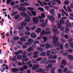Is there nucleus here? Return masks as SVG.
Segmentation results:
<instances>
[{
	"label": "nucleus",
	"mask_w": 73,
	"mask_h": 73,
	"mask_svg": "<svg viewBox=\"0 0 73 73\" xmlns=\"http://www.w3.org/2000/svg\"><path fill=\"white\" fill-rule=\"evenodd\" d=\"M52 39L53 43H54V46H58L59 45L60 42H58L56 43L58 40V39L57 37L55 36H53Z\"/></svg>",
	"instance_id": "1"
},
{
	"label": "nucleus",
	"mask_w": 73,
	"mask_h": 73,
	"mask_svg": "<svg viewBox=\"0 0 73 73\" xmlns=\"http://www.w3.org/2000/svg\"><path fill=\"white\" fill-rule=\"evenodd\" d=\"M27 9L30 11V12L33 15L35 16L36 15V12L35 11H33V8H32V7H27Z\"/></svg>",
	"instance_id": "2"
},
{
	"label": "nucleus",
	"mask_w": 73,
	"mask_h": 73,
	"mask_svg": "<svg viewBox=\"0 0 73 73\" xmlns=\"http://www.w3.org/2000/svg\"><path fill=\"white\" fill-rule=\"evenodd\" d=\"M51 33L50 31L48 32H46L44 30H42L40 33V35L41 36H43L45 35L50 34Z\"/></svg>",
	"instance_id": "3"
},
{
	"label": "nucleus",
	"mask_w": 73,
	"mask_h": 73,
	"mask_svg": "<svg viewBox=\"0 0 73 73\" xmlns=\"http://www.w3.org/2000/svg\"><path fill=\"white\" fill-rule=\"evenodd\" d=\"M14 58H12L11 59V60L12 61H16V60L17 59V58H18V60H21L22 59V57L21 55H19L17 56V57L16 56H14V57H13Z\"/></svg>",
	"instance_id": "4"
},
{
	"label": "nucleus",
	"mask_w": 73,
	"mask_h": 73,
	"mask_svg": "<svg viewBox=\"0 0 73 73\" xmlns=\"http://www.w3.org/2000/svg\"><path fill=\"white\" fill-rule=\"evenodd\" d=\"M28 43H25V45H30L33 42V40L31 38L27 40Z\"/></svg>",
	"instance_id": "5"
},
{
	"label": "nucleus",
	"mask_w": 73,
	"mask_h": 73,
	"mask_svg": "<svg viewBox=\"0 0 73 73\" xmlns=\"http://www.w3.org/2000/svg\"><path fill=\"white\" fill-rule=\"evenodd\" d=\"M47 17L51 21L52 23H54V18L53 17H52V16H51L50 15H48L47 16Z\"/></svg>",
	"instance_id": "6"
},
{
	"label": "nucleus",
	"mask_w": 73,
	"mask_h": 73,
	"mask_svg": "<svg viewBox=\"0 0 73 73\" xmlns=\"http://www.w3.org/2000/svg\"><path fill=\"white\" fill-rule=\"evenodd\" d=\"M39 67V66L38 64H35L33 66L32 68L33 70H35L37 69Z\"/></svg>",
	"instance_id": "7"
},
{
	"label": "nucleus",
	"mask_w": 73,
	"mask_h": 73,
	"mask_svg": "<svg viewBox=\"0 0 73 73\" xmlns=\"http://www.w3.org/2000/svg\"><path fill=\"white\" fill-rule=\"evenodd\" d=\"M18 9L19 10V11L22 12H25L26 11L25 8L24 7H19V8H18Z\"/></svg>",
	"instance_id": "8"
},
{
	"label": "nucleus",
	"mask_w": 73,
	"mask_h": 73,
	"mask_svg": "<svg viewBox=\"0 0 73 73\" xmlns=\"http://www.w3.org/2000/svg\"><path fill=\"white\" fill-rule=\"evenodd\" d=\"M57 58V56L56 55H54L53 56L52 55H50L48 57V58L49 59H55Z\"/></svg>",
	"instance_id": "9"
},
{
	"label": "nucleus",
	"mask_w": 73,
	"mask_h": 73,
	"mask_svg": "<svg viewBox=\"0 0 73 73\" xmlns=\"http://www.w3.org/2000/svg\"><path fill=\"white\" fill-rule=\"evenodd\" d=\"M20 15H21V16L25 17H26L28 15L26 13H25V12H21L20 13Z\"/></svg>",
	"instance_id": "10"
},
{
	"label": "nucleus",
	"mask_w": 73,
	"mask_h": 73,
	"mask_svg": "<svg viewBox=\"0 0 73 73\" xmlns=\"http://www.w3.org/2000/svg\"><path fill=\"white\" fill-rule=\"evenodd\" d=\"M33 20L34 23H37L38 22V19L36 17L33 18Z\"/></svg>",
	"instance_id": "11"
},
{
	"label": "nucleus",
	"mask_w": 73,
	"mask_h": 73,
	"mask_svg": "<svg viewBox=\"0 0 73 73\" xmlns=\"http://www.w3.org/2000/svg\"><path fill=\"white\" fill-rule=\"evenodd\" d=\"M30 36L33 38H35L36 37V34L33 33H32L31 35Z\"/></svg>",
	"instance_id": "12"
},
{
	"label": "nucleus",
	"mask_w": 73,
	"mask_h": 73,
	"mask_svg": "<svg viewBox=\"0 0 73 73\" xmlns=\"http://www.w3.org/2000/svg\"><path fill=\"white\" fill-rule=\"evenodd\" d=\"M45 17L44 14V13H42L41 14V16L38 17V18L39 19H41L42 18H44Z\"/></svg>",
	"instance_id": "13"
},
{
	"label": "nucleus",
	"mask_w": 73,
	"mask_h": 73,
	"mask_svg": "<svg viewBox=\"0 0 73 73\" xmlns=\"http://www.w3.org/2000/svg\"><path fill=\"white\" fill-rule=\"evenodd\" d=\"M19 69L17 68H13L11 69V71L13 72H16L19 71Z\"/></svg>",
	"instance_id": "14"
},
{
	"label": "nucleus",
	"mask_w": 73,
	"mask_h": 73,
	"mask_svg": "<svg viewBox=\"0 0 73 73\" xmlns=\"http://www.w3.org/2000/svg\"><path fill=\"white\" fill-rule=\"evenodd\" d=\"M43 61H41L40 62L41 64H43L47 60V58H43Z\"/></svg>",
	"instance_id": "15"
},
{
	"label": "nucleus",
	"mask_w": 73,
	"mask_h": 73,
	"mask_svg": "<svg viewBox=\"0 0 73 73\" xmlns=\"http://www.w3.org/2000/svg\"><path fill=\"white\" fill-rule=\"evenodd\" d=\"M52 31L54 33H56L57 34H58L59 33L58 31L56 30V29H52Z\"/></svg>",
	"instance_id": "16"
},
{
	"label": "nucleus",
	"mask_w": 73,
	"mask_h": 73,
	"mask_svg": "<svg viewBox=\"0 0 73 73\" xmlns=\"http://www.w3.org/2000/svg\"><path fill=\"white\" fill-rule=\"evenodd\" d=\"M61 64H62L65 66L66 65L67 63L66 62V60H63L62 61Z\"/></svg>",
	"instance_id": "17"
},
{
	"label": "nucleus",
	"mask_w": 73,
	"mask_h": 73,
	"mask_svg": "<svg viewBox=\"0 0 73 73\" xmlns=\"http://www.w3.org/2000/svg\"><path fill=\"white\" fill-rule=\"evenodd\" d=\"M49 7L51 8L53 7V9H56L57 10L58 9V7H56V6H54L53 5H50L49 6Z\"/></svg>",
	"instance_id": "18"
},
{
	"label": "nucleus",
	"mask_w": 73,
	"mask_h": 73,
	"mask_svg": "<svg viewBox=\"0 0 73 73\" xmlns=\"http://www.w3.org/2000/svg\"><path fill=\"white\" fill-rule=\"evenodd\" d=\"M20 40H21V42H25L26 41V40L24 38H23V37H22L20 38Z\"/></svg>",
	"instance_id": "19"
},
{
	"label": "nucleus",
	"mask_w": 73,
	"mask_h": 73,
	"mask_svg": "<svg viewBox=\"0 0 73 73\" xmlns=\"http://www.w3.org/2000/svg\"><path fill=\"white\" fill-rule=\"evenodd\" d=\"M27 52H30L32 51H33V48L32 47H31L29 48V49H27Z\"/></svg>",
	"instance_id": "20"
},
{
	"label": "nucleus",
	"mask_w": 73,
	"mask_h": 73,
	"mask_svg": "<svg viewBox=\"0 0 73 73\" xmlns=\"http://www.w3.org/2000/svg\"><path fill=\"white\" fill-rule=\"evenodd\" d=\"M27 25V23L24 22H22L21 23V25L23 27H25Z\"/></svg>",
	"instance_id": "21"
},
{
	"label": "nucleus",
	"mask_w": 73,
	"mask_h": 73,
	"mask_svg": "<svg viewBox=\"0 0 73 73\" xmlns=\"http://www.w3.org/2000/svg\"><path fill=\"white\" fill-rule=\"evenodd\" d=\"M22 60H23V61L27 62L29 60V59L28 58H24L22 59Z\"/></svg>",
	"instance_id": "22"
},
{
	"label": "nucleus",
	"mask_w": 73,
	"mask_h": 73,
	"mask_svg": "<svg viewBox=\"0 0 73 73\" xmlns=\"http://www.w3.org/2000/svg\"><path fill=\"white\" fill-rule=\"evenodd\" d=\"M31 21V19L29 18H27L25 20V22H29Z\"/></svg>",
	"instance_id": "23"
},
{
	"label": "nucleus",
	"mask_w": 73,
	"mask_h": 73,
	"mask_svg": "<svg viewBox=\"0 0 73 73\" xmlns=\"http://www.w3.org/2000/svg\"><path fill=\"white\" fill-rule=\"evenodd\" d=\"M66 26L67 27H69V28H70L71 27V25L70 23H66L65 24Z\"/></svg>",
	"instance_id": "24"
},
{
	"label": "nucleus",
	"mask_w": 73,
	"mask_h": 73,
	"mask_svg": "<svg viewBox=\"0 0 73 73\" xmlns=\"http://www.w3.org/2000/svg\"><path fill=\"white\" fill-rule=\"evenodd\" d=\"M18 13V11H14V12H13V13H11V16H13L15 15L16 14H17Z\"/></svg>",
	"instance_id": "25"
},
{
	"label": "nucleus",
	"mask_w": 73,
	"mask_h": 73,
	"mask_svg": "<svg viewBox=\"0 0 73 73\" xmlns=\"http://www.w3.org/2000/svg\"><path fill=\"white\" fill-rule=\"evenodd\" d=\"M51 50L52 51H51V53L52 54H54L56 53V50Z\"/></svg>",
	"instance_id": "26"
},
{
	"label": "nucleus",
	"mask_w": 73,
	"mask_h": 73,
	"mask_svg": "<svg viewBox=\"0 0 73 73\" xmlns=\"http://www.w3.org/2000/svg\"><path fill=\"white\" fill-rule=\"evenodd\" d=\"M55 69V68H51L50 70L51 73H55V72H54Z\"/></svg>",
	"instance_id": "27"
},
{
	"label": "nucleus",
	"mask_w": 73,
	"mask_h": 73,
	"mask_svg": "<svg viewBox=\"0 0 73 73\" xmlns=\"http://www.w3.org/2000/svg\"><path fill=\"white\" fill-rule=\"evenodd\" d=\"M64 47L66 49H68L69 48V46L68 44L67 43H66L64 46Z\"/></svg>",
	"instance_id": "28"
},
{
	"label": "nucleus",
	"mask_w": 73,
	"mask_h": 73,
	"mask_svg": "<svg viewBox=\"0 0 73 73\" xmlns=\"http://www.w3.org/2000/svg\"><path fill=\"white\" fill-rule=\"evenodd\" d=\"M37 10H40V11L42 12L44 11V9H43L42 7H38L37 9Z\"/></svg>",
	"instance_id": "29"
},
{
	"label": "nucleus",
	"mask_w": 73,
	"mask_h": 73,
	"mask_svg": "<svg viewBox=\"0 0 73 73\" xmlns=\"http://www.w3.org/2000/svg\"><path fill=\"white\" fill-rule=\"evenodd\" d=\"M57 26L59 29H60L62 27V25L61 23H58L57 24Z\"/></svg>",
	"instance_id": "30"
},
{
	"label": "nucleus",
	"mask_w": 73,
	"mask_h": 73,
	"mask_svg": "<svg viewBox=\"0 0 73 73\" xmlns=\"http://www.w3.org/2000/svg\"><path fill=\"white\" fill-rule=\"evenodd\" d=\"M50 45L49 43H47L46 44V47L47 48H50Z\"/></svg>",
	"instance_id": "31"
},
{
	"label": "nucleus",
	"mask_w": 73,
	"mask_h": 73,
	"mask_svg": "<svg viewBox=\"0 0 73 73\" xmlns=\"http://www.w3.org/2000/svg\"><path fill=\"white\" fill-rule=\"evenodd\" d=\"M46 53L45 52H42L40 54V55L42 56H45L46 55Z\"/></svg>",
	"instance_id": "32"
},
{
	"label": "nucleus",
	"mask_w": 73,
	"mask_h": 73,
	"mask_svg": "<svg viewBox=\"0 0 73 73\" xmlns=\"http://www.w3.org/2000/svg\"><path fill=\"white\" fill-rule=\"evenodd\" d=\"M41 31V29L40 28H38L36 30V32L37 33H40Z\"/></svg>",
	"instance_id": "33"
},
{
	"label": "nucleus",
	"mask_w": 73,
	"mask_h": 73,
	"mask_svg": "<svg viewBox=\"0 0 73 73\" xmlns=\"http://www.w3.org/2000/svg\"><path fill=\"white\" fill-rule=\"evenodd\" d=\"M59 48L60 50H62L63 48V44H60L59 45Z\"/></svg>",
	"instance_id": "34"
},
{
	"label": "nucleus",
	"mask_w": 73,
	"mask_h": 73,
	"mask_svg": "<svg viewBox=\"0 0 73 73\" xmlns=\"http://www.w3.org/2000/svg\"><path fill=\"white\" fill-rule=\"evenodd\" d=\"M37 3H38L42 7H43L44 6V5L43 4V3H42V2H41V1H39V0H38V1Z\"/></svg>",
	"instance_id": "35"
},
{
	"label": "nucleus",
	"mask_w": 73,
	"mask_h": 73,
	"mask_svg": "<svg viewBox=\"0 0 73 73\" xmlns=\"http://www.w3.org/2000/svg\"><path fill=\"white\" fill-rule=\"evenodd\" d=\"M42 38L43 39V40H44V41H43L42 42H45L47 40V38L45 36H44L43 37H42Z\"/></svg>",
	"instance_id": "36"
},
{
	"label": "nucleus",
	"mask_w": 73,
	"mask_h": 73,
	"mask_svg": "<svg viewBox=\"0 0 73 73\" xmlns=\"http://www.w3.org/2000/svg\"><path fill=\"white\" fill-rule=\"evenodd\" d=\"M71 60H73V57L71 55H68L67 56Z\"/></svg>",
	"instance_id": "37"
},
{
	"label": "nucleus",
	"mask_w": 73,
	"mask_h": 73,
	"mask_svg": "<svg viewBox=\"0 0 73 73\" xmlns=\"http://www.w3.org/2000/svg\"><path fill=\"white\" fill-rule=\"evenodd\" d=\"M60 24H64V21L62 19H61L60 20Z\"/></svg>",
	"instance_id": "38"
},
{
	"label": "nucleus",
	"mask_w": 73,
	"mask_h": 73,
	"mask_svg": "<svg viewBox=\"0 0 73 73\" xmlns=\"http://www.w3.org/2000/svg\"><path fill=\"white\" fill-rule=\"evenodd\" d=\"M67 9H68V12H72V10H71V9L70 8V7L69 6L68 7Z\"/></svg>",
	"instance_id": "39"
},
{
	"label": "nucleus",
	"mask_w": 73,
	"mask_h": 73,
	"mask_svg": "<svg viewBox=\"0 0 73 73\" xmlns=\"http://www.w3.org/2000/svg\"><path fill=\"white\" fill-rule=\"evenodd\" d=\"M51 52L49 50H48L47 52V54H46V56H49Z\"/></svg>",
	"instance_id": "40"
},
{
	"label": "nucleus",
	"mask_w": 73,
	"mask_h": 73,
	"mask_svg": "<svg viewBox=\"0 0 73 73\" xmlns=\"http://www.w3.org/2000/svg\"><path fill=\"white\" fill-rule=\"evenodd\" d=\"M64 4L66 5H67L69 4V1H66L64 2Z\"/></svg>",
	"instance_id": "41"
},
{
	"label": "nucleus",
	"mask_w": 73,
	"mask_h": 73,
	"mask_svg": "<svg viewBox=\"0 0 73 73\" xmlns=\"http://www.w3.org/2000/svg\"><path fill=\"white\" fill-rule=\"evenodd\" d=\"M68 44L70 45V46L73 48V43L69 42Z\"/></svg>",
	"instance_id": "42"
},
{
	"label": "nucleus",
	"mask_w": 73,
	"mask_h": 73,
	"mask_svg": "<svg viewBox=\"0 0 73 73\" xmlns=\"http://www.w3.org/2000/svg\"><path fill=\"white\" fill-rule=\"evenodd\" d=\"M14 39L15 40H17L19 39V38L17 36L14 37Z\"/></svg>",
	"instance_id": "43"
},
{
	"label": "nucleus",
	"mask_w": 73,
	"mask_h": 73,
	"mask_svg": "<svg viewBox=\"0 0 73 73\" xmlns=\"http://www.w3.org/2000/svg\"><path fill=\"white\" fill-rule=\"evenodd\" d=\"M22 68H23L24 69L26 70L28 69V66L27 65H25L23 66Z\"/></svg>",
	"instance_id": "44"
},
{
	"label": "nucleus",
	"mask_w": 73,
	"mask_h": 73,
	"mask_svg": "<svg viewBox=\"0 0 73 73\" xmlns=\"http://www.w3.org/2000/svg\"><path fill=\"white\" fill-rule=\"evenodd\" d=\"M48 68H50L52 66V65L50 64H48V65L47 66Z\"/></svg>",
	"instance_id": "45"
},
{
	"label": "nucleus",
	"mask_w": 73,
	"mask_h": 73,
	"mask_svg": "<svg viewBox=\"0 0 73 73\" xmlns=\"http://www.w3.org/2000/svg\"><path fill=\"white\" fill-rule=\"evenodd\" d=\"M36 44H39V42L38 40L35 41L34 42V45H35Z\"/></svg>",
	"instance_id": "46"
},
{
	"label": "nucleus",
	"mask_w": 73,
	"mask_h": 73,
	"mask_svg": "<svg viewBox=\"0 0 73 73\" xmlns=\"http://www.w3.org/2000/svg\"><path fill=\"white\" fill-rule=\"evenodd\" d=\"M13 0H7V4H9Z\"/></svg>",
	"instance_id": "47"
},
{
	"label": "nucleus",
	"mask_w": 73,
	"mask_h": 73,
	"mask_svg": "<svg viewBox=\"0 0 73 73\" xmlns=\"http://www.w3.org/2000/svg\"><path fill=\"white\" fill-rule=\"evenodd\" d=\"M60 39L61 40V41L62 43H64L66 42V40H64L63 38H60Z\"/></svg>",
	"instance_id": "48"
},
{
	"label": "nucleus",
	"mask_w": 73,
	"mask_h": 73,
	"mask_svg": "<svg viewBox=\"0 0 73 73\" xmlns=\"http://www.w3.org/2000/svg\"><path fill=\"white\" fill-rule=\"evenodd\" d=\"M58 72L59 73H62V70L61 69H59L58 70Z\"/></svg>",
	"instance_id": "49"
},
{
	"label": "nucleus",
	"mask_w": 73,
	"mask_h": 73,
	"mask_svg": "<svg viewBox=\"0 0 73 73\" xmlns=\"http://www.w3.org/2000/svg\"><path fill=\"white\" fill-rule=\"evenodd\" d=\"M37 50L40 51H43V49H42L41 48H37Z\"/></svg>",
	"instance_id": "50"
},
{
	"label": "nucleus",
	"mask_w": 73,
	"mask_h": 73,
	"mask_svg": "<svg viewBox=\"0 0 73 73\" xmlns=\"http://www.w3.org/2000/svg\"><path fill=\"white\" fill-rule=\"evenodd\" d=\"M9 33H7V34H6V35L7 36V37H9V38H8V43H9V40H10V39H9Z\"/></svg>",
	"instance_id": "51"
},
{
	"label": "nucleus",
	"mask_w": 73,
	"mask_h": 73,
	"mask_svg": "<svg viewBox=\"0 0 73 73\" xmlns=\"http://www.w3.org/2000/svg\"><path fill=\"white\" fill-rule=\"evenodd\" d=\"M25 34L27 35H30V33L29 32H26L25 33Z\"/></svg>",
	"instance_id": "52"
},
{
	"label": "nucleus",
	"mask_w": 73,
	"mask_h": 73,
	"mask_svg": "<svg viewBox=\"0 0 73 73\" xmlns=\"http://www.w3.org/2000/svg\"><path fill=\"white\" fill-rule=\"evenodd\" d=\"M11 6H14L15 5V2L13 1L11 2Z\"/></svg>",
	"instance_id": "53"
},
{
	"label": "nucleus",
	"mask_w": 73,
	"mask_h": 73,
	"mask_svg": "<svg viewBox=\"0 0 73 73\" xmlns=\"http://www.w3.org/2000/svg\"><path fill=\"white\" fill-rule=\"evenodd\" d=\"M56 2L58 4H60L61 3V1L60 0H56Z\"/></svg>",
	"instance_id": "54"
},
{
	"label": "nucleus",
	"mask_w": 73,
	"mask_h": 73,
	"mask_svg": "<svg viewBox=\"0 0 73 73\" xmlns=\"http://www.w3.org/2000/svg\"><path fill=\"white\" fill-rule=\"evenodd\" d=\"M26 30L28 31H30V29L29 27L28 26L26 27Z\"/></svg>",
	"instance_id": "55"
},
{
	"label": "nucleus",
	"mask_w": 73,
	"mask_h": 73,
	"mask_svg": "<svg viewBox=\"0 0 73 73\" xmlns=\"http://www.w3.org/2000/svg\"><path fill=\"white\" fill-rule=\"evenodd\" d=\"M23 52V51L22 50L18 51V53L19 54H22Z\"/></svg>",
	"instance_id": "56"
},
{
	"label": "nucleus",
	"mask_w": 73,
	"mask_h": 73,
	"mask_svg": "<svg viewBox=\"0 0 73 73\" xmlns=\"http://www.w3.org/2000/svg\"><path fill=\"white\" fill-rule=\"evenodd\" d=\"M58 18H61V15L60 13H58Z\"/></svg>",
	"instance_id": "57"
},
{
	"label": "nucleus",
	"mask_w": 73,
	"mask_h": 73,
	"mask_svg": "<svg viewBox=\"0 0 73 73\" xmlns=\"http://www.w3.org/2000/svg\"><path fill=\"white\" fill-rule=\"evenodd\" d=\"M38 53L39 52H38L36 51V52H34L33 54V55H37V54H38Z\"/></svg>",
	"instance_id": "58"
},
{
	"label": "nucleus",
	"mask_w": 73,
	"mask_h": 73,
	"mask_svg": "<svg viewBox=\"0 0 73 73\" xmlns=\"http://www.w3.org/2000/svg\"><path fill=\"white\" fill-rule=\"evenodd\" d=\"M38 57V55H34L33 57L35 58H36Z\"/></svg>",
	"instance_id": "59"
},
{
	"label": "nucleus",
	"mask_w": 73,
	"mask_h": 73,
	"mask_svg": "<svg viewBox=\"0 0 73 73\" xmlns=\"http://www.w3.org/2000/svg\"><path fill=\"white\" fill-rule=\"evenodd\" d=\"M56 62V60H52L50 61V63H54Z\"/></svg>",
	"instance_id": "60"
},
{
	"label": "nucleus",
	"mask_w": 73,
	"mask_h": 73,
	"mask_svg": "<svg viewBox=\"0 0 73 73\" xmlns=\"http://www.w3.org/2000/svg\"><path fill=\"white\" fill-rule=\"evenodd\" d=\"M46 24L44 23H43L41 25V26L43 27H44L46 26Z\"/></svg>",
	"instance_id": "61"
},
{
	"label": "nucleus",
	"mask_w": 73,
	"mask_h": 73,
	"mask_svg": "<svg viewBox=\"0 0 73 73\" xmlns=\"http://www.w3.org/2000/svg\"><path fill=\"white\" fill-rule=\"evenodd\" d=\"M67 70V68H65L63 70L64 72H66Z\"/></svg>",
	"instance_id": "62"
},
{
	"label": "nucleus",
	"mask_w": 73,
	"mask_h": 73,
	"mask_svg": "<svg viewBox=\"0 0 73 73\" xmlns=\"http://www.w3.org/2000/svg\"><path fill=\"white\" fill-rule=\"evenodd\" d=\"M42 70L41 69H38L37 71L36 72H41Z\"/></svg>",
	"instance_id": "63"
},
{
	"label": "nucleus",
	"mask_w": 73,
	"mask_h": 73,
	"mask_svg": "<svg viewBox=\"0 0 73 73\" xmlns=\"http://www.w3.org/2000/svg\"><path fill=\"white\" fill-rule=\"evenodd\" d=\"M27 47H28L27 46L24 45V46H22V48H23V49H25Z\"/></svg>",
	"instance_id": "64"
}]
</instances>
